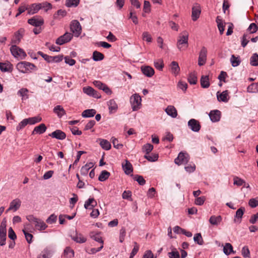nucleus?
Instances as JSON below:
<instances>
[{"instance_id": "052dcab7", "label": "nucleus", "mask_w": 258, "mask_h": 258, "mask_svg": "<svg viewBox=\"0 0 258 258\" xmlns=\"http://www.w3.org/2000/svg\"><path fill=\"white\" fill-rule=\"evenodd\" d=\"M57 216L54 214H51L47 219L46 222L48 224H52L56 222Z\"/></svg>"}, {"instance_id": "9d476101", "label": "nucleus", "mask_w": 258, "mask_h": 258, "mask_svg": "<svg viewBox=\"0 0 258 258\" xmlns=\"http://www.w3.org/2000/svg\"><path fill=\"white\" fill-rule=\"evenodd\" d=\"M28 23L36 27H38L42 25L44 23V21L42 18L39 16H34L30 19L28 21Z\"/></svg>"}, {"instance_id": "8fccbe9b", "label": "nucleus", "mask_w": 258, "mask_h": 258, "mask_svg": "<svg viewBox=\"0 0 258 258\" xmlns=\"http://www.w3.org/2000/svg\"><path fill=\"white\" fill-rule=\"evenodd\" d=\"M7 231H0V245L3 246L6 244Z\"/></svg>"}, {"instance_id": "bf43d9fd", "label": "nucleus", "mask_w": 258, "mask_h": 258, "mask_svg": "<svg viewBox=\"0 0 258 258\" xmlns=\"http://www.w3.org/2000/svg\"><path fill=\"white\" fill-rule=\"evenodd\" d=\"M245 183V181L244 180L240 178H239L238 177H235L234 178V184L236 185L237 186H241L243 183Z\"/></svg>"}, {"instance_id": "a18cd8bd", "label": "nucleus", "mask_w": 258, "mask_h": 258, "mask_svg": "<svg viewBox=\"0 0 258 258\" xmlns=\"http://www.w3.org/2000/svg\"><path fill=\"white\" fill-rule=\"evenodd\" d=\"M194 240L199 245H203L204 241L201 233H197L194 237Z\"/></svg>"}, {"instance_id": "37998d69", "label": "nucleus", "mask_w": 258, "mask_h": 258, "mask_svg": "<svg viewBox=\"0 0 258 258\" xmlns=\"http://www.w3.org/2000/svg\"><path fill=\"white\" fill-rule=\"evenodd\" d=\"M250 64L252 66H258V54L254 53L250 57Z\"/></svg>"}, {"instance_id": "a211bd4d", "label": "nucleus", "mask_w": 258, "mask_h": 258, "mask_svg": "<svg viewBox=\"0 0 258 258\" xmlns=\"http://www.w3.org/2000/svg\"><path fill=\"white\" fill-rule=\"evenodd\" d=\"M170 69L171 73L175 76H177L180 71V68L176 61H173L170 64Z\"/></svg>"}, {"instance_id": "2eb2a0df", "label": "nucleus", "mask_w": 258, "mask_h": 258, "mask_svg": "<svg viewBox=\"0 0 258 258\" xmlns=\"http://www.w3.org/2000/svg\"><path fill=\"white\" fill-rule=\"evenodd\" d=\"M83 92L88 95L93 96L95 98H100V96L98 95L97 91H96L93 88L91 87H85L83 88Z\"/></svg>"}, {"instance_id": "473e14b6", "label": "nucleus", "mask_w": 258, "mask_h": 258, "mask_svg": "<svg viewBox=\"0 0 258 258\" xmlns=\"http://www.w3.org/2000/svg\"><path fill=\"white\" fill-rule=\"evenodd\" d=\"M216 21L217 23V26L221 35L223 34L225 30V25L223 24L222 20L220 16H217Z\"/></svg>"}, {"instance_id": "69168bd1", "label": "nucleus", "mask_w": 258, "mask_h": 258, "mask_svg": "<svg viewBox=\"0 0 258 258\" xmlns=\"http://www.w3.org/2000/svg\"><path fill=\"white\" fill-rule=\"evenodd\" d=\"M23 232L25 235L26 240L29 243H30L32 241L33 235L31 234L28 233L25 229L23 230Z\"/></svg>"}, {"instance_id": "a19ab883", "label": "nucleus", "mask_w": 258, "mask_h": 258, "mask_svg": "<svg viewBox=\"0 0 258 258\" xmlns=\"http://www.w3.org/2000/svg\"><path fill=\"white\" fill-rule=\"evenodd\" d=\"M110 174L109 172L103 170L101 172L98 180L100 181H104L109 178Z\"/></svg>"}, {"instance_id": "e2e57ef3", "label": "nucleus", "mask_w": 258, "mask_h": 258, "mask_svg": "<svg viewBox=\"0 0 258 258\" xmlns=\"http://www.w3.org/2000/svg\"><path fill=\"white\" fill-rule=\"evenodd\" d=\"M258 27L254 23H251L249 25L248 30L250 31V33H254L257 31Z\"/></svg>"}, {"instance_id": "6e6d98bb", "label": "nucleus", "mask_w": 258, "mask_h": 258, "mask_svg": "<svg viewBox=\"0 0 258 258\" xmlns=\"http://www.w3.org/2000/svg\"><path fill=\"white\" fill-rule=\"evenodd\" d=\"M134 179L141 185H144L146 183V180L144 179L143 177L141 175H136L134 177Z\"/></svg>"}, {"instance_id": "b1692460", "label": "nucleus", "mask_w": 258, "mask_h": 258, "mask_svg": "<svg viewBox=\"0 0 258 258\" xmlns=\"http://www.w3.org/2000/svg\"><path fill=\"white\" fill-rule=\"evenodd\" d=\"M201 9L199 7H194L192 8V20L196 21L199 18L201 14Z\"/></svg>"}, {"instance_id": "9b49d317", "label": "nucleus", "mask_w": 258, "mask_h": 258, "mask_svg": "<svg viewBox=\"0 0 258 258\" xmlns=\"http://www.w3.org/2000/svg\"><path fill=\"white\" fill-rule=\"evenodd\" d=\"M188 125L195 132H199L201 128V125L199 122L195 119H190L188 122Z\"/></svg>"}, {"instance_id": "774afa93", "label": "nucleus", "mask_w": 258, "mask_h": 258, "mask_svg": "<svg viewBox=\"0 0 258 258\" xmlns=\"http://www.w3.org/2000/svg\"><path fill=\"white\" fill-rule=\"evenodd\" d=\"M49 252L48 250L45 249L38 256V258H49Z\"/></svg>"}, {"instance_id": "7ed1b4c3", "label": "nucleus", "mask_w": 258, "mask_h": 258, "mask_svg": "<svg viewBox=\"0 0 258 258\" xmlns=\"http://www.w3.org/2000/svg\"><path fill=\"white\" fill-rule=\"evenodd\" d=\"M141 97L138 94H134L130 97V103L133 111H137L141 106Z\"/></svg>"}, {"instance_id": "f704fd0d", "label": "nucleus", "mask_w": 258, "mask_h": 258, "mask_svg": "<svg viewBox=\"0 0 258 258\" xmlns=\"http://www.w3.org/2000/svg\"><path fill=\"white\" fill-rule=\"evenodd\" d=\"M100 146L105 150H108L111 148L110 143L106 140L99 139Z\"/></svg>"}, {"instance_id": "39448f33", "label": "nucleus", "mask_w": 258, "mask_h": 258, "mask_svg": "<svg viewBox=\"0 0 258 258\" xmlns=\"http://www.w3.org/2000/svg\"><path fill=\"white\" fill-rule=\"evenodd\" d=\"M70 29L76 37H78L81 33L82 27L79 22L77 20H73L70 25Z\"/></svg>"}, {"instance_id": "4468645a", "label": "nucleus", "mask_w": 258, "mask_h": 258, "mask_svg": "<svg viewBox=\"0 0 258 258\" xmlns=\"http://www.w3.org/2000/svg\"><path fill=\"white\" fill-rule=\"evenodd\" d=\"M209 116L212 122H217L220 119L221 112L218 110H212L209 113Z\"/></svg>"}, {"instance_id": "c03bdc74", "label": "nucleus", "mask_w": 258, "mask_h": 258, "mask_svg": "<svg viewBox=\"0 0 258 258\" xmlns=\"http://www.w3.org/2000/svg\"><path fill=\"white\" fill-rule=\"evenodd\" d=\"M28 119V123L30 124H34L36 123L39 122L41 121L42 118L40 116H35L27 118Z\"/></svg>"}, {"instance_id": "e433bc0d", "label": "nucleus", "mask_w": 258, "mask_h": 258, "mask_svg": "<svg viewBox=\"0 0 258 258\" xmlns=\"http://www.w3.org/2000/svg\"><path fill=\"white\" fill-rule=\"evenodd\" d=\"M72 238L74 241L80 243H84L86 241V238L81 234H77L75 236H72Z\"/></svg>"}, {"instance_id": "2f4dec72", "label": "nucleus", "mask_w": 258, "mask_h": 258, "mask_svg": "<svg viewBox=\"0 0 258 258\" xmlns=\"http://www.w3.org/2000/svg\"><path fill=\"white\" fill-rule=\"evenodd\" d=\"M96 113V111L94 109H86L82 113V116L83 117H91L94 116Z\"/></svg>"}, {"instance_id": "f03ea898", "label": "nucleus", "mask_w": 258, "mask_h": 258, "mask_svg": "<svg viewBox=\"0 0 258 258\" xmlns=\"http://www.w3.org/2000/svg\"><path fill=\"white\" fill-rule=\"evenodd\" d=\"M16 68L20 72L27 73L33 70L35 66L34 64L29 62L21 61L17 63Z\"/></svg>"}, {"instance_id": "0eeeda50", "label": "nucleus", "mask_w": 258, "mask_h": 258, "mask_svg": "<svg viewBox=\"0 0 258 258\" xmlns=\"http://www.w3.org/2000/svg\"><path fill=\"white\" fill-rule=\"evenodd\" d=\"M189 161L188 155L187 154L180 152L178 157L174 160L175 164L180 165L186 164Z\"/></svg>"}, {"instance_id": "bb28decb", "label": "nucleus", "mask_w": 258, "mask_h": 258, "mask_svg": "<svg viewBox=\"0 0 258 258\" xmlns=\"http://www.w3.org/2000/svg\"><path fill=\"white\" fill-rule=\"evenodd\" d=\"M221 221L222 217L220 216H212L209 219V222L213 225H219Z\"/></svg>"}, {"instance_id": "680f3d73", "label": "nucleus", "mask_w": 258, "mask_h": 258, "mask_svg": "<svg viewBox=\"0 0 258 258\" xmlns=\"http://www.w3.org/2000/svg\"><path fill=\"white\" fill-rule=\"evenodd\" d=\"M8 236L9 237L14 240L16 239L17 236L14 232V231L13 230L12 227L9 228L8 230Z\"/></svg>"}, {"instance_id": "412c9836", "label": "nucleus", "mask_w": 258, "mask_h": 258, "mask_svg": "<svg viewBox=\"0 0 258 258\" xmlns=\"http://www.w3.org/2000/svg\"><path fill=\"white\" fill-rule=\"evenodd\" d=\"M110 113H113L116 111L118 106L114 99L110 100L107 102Z\"/></svg>"}, {"instance_id": "79ce46f5", "label": "nucleus", "mask_w": 258, "mask_h": 258, "mask_svg": "<svg viewBox=\"0 0 258 258\" xmlns=\"http://www.w3.org/2000/svg\"><path fill=\"white\" fill-rule=\"evenodd\" d=\"M91 237L96 241H97L103 245V241L102 240V237L100 236L99 233H91Z\"/></svg>"}, {"instance_id": "c756f323", "label": "nucleus", "mask_w": 258, "mask_h": 258, "mask_svg": "<svg viewBox=\"0 0 258 258\" xmlns=\"http://www.w3.org/2000/svg\"><path fill=\"white\" fill-rule=\"evenodd\" d=\"M41 5L40 4L32 5L31 7L28 10V13L31 15L34 14L38 12L39 10L41 9Z\"/></svg>"}, {"instance_id": "ea45409f", "label": "nucleus", "mask_w": 258, "mask_h": 258, "mask_svg": "<svg viewBox=\"0 0 258 258\" xmlns=\"http://www.w3.org/2000/svg\"><path fill=\"white\" fill-rule=\"evenodd\" d=\"M0 70L3 72H9L12 70V65L10 63L0 62Z\"/></svg>"}, {"instance_id": "72a5a7b5", "label": "nucleus", "mask_w": 258, "mask_h": 258, "mask_svg": "<svg viewBox=\"0 0 258 258\" xmlns=\"http://www.w3.org/2000/svg\"><path fill=\"white\" fill-rule=\"evenodd\" d=\"M29 91L27 88H22L18 92V95L22 97V100H26L29 98Z\"/></svg>"}, {"instance_id": "f257e3e1", "label": "nucleus", "mask_w": 258, "mask_h": 258, "mask_svg": "<svg viewBox=\"0 0 258 258\" xmlns=\"http://www.w3.org/2000/svg\"><path fill=\"white\" fill-rule=\"evenodd\" d=\"M188 33L184 31L180 33L177 42V47L180 50H184L188 46Z\"/></svg>"}, {"instance_id": "4c0bfd02", "label": "nucleus", "mask_w": 258, "mask_h": 258, "mask_svg": "<svg viewBox=\"0 0 258 258\" xmlns=\"http://www.w3.org/2000/svg\"><path fill=\"white\" fill-rule=\"evenodd\" d=\"M230 62L233 67H236L239 65L240 60L239 56H235L234 55H232L230 58Z\"/></svg>"}, {"instance_id": "13d9d810", "label": "nucleus", "mask_w": 258, "mask_h": 258, "mask_svg": "<svg viewBox=\"0 0 258 258\" xmlns=\"http://www.w3.org/2000/svg\"><path fill=\"white\" fill-rule=\"evenodd\" d=\"M168 255L169 258H180L179 253L175 249L174 250L168 252Z\"/></svg>"}, {"instance_id": "4d7b16f0", "label": "nucleus", "mask_w": 258, "mask_h": 258, "mask_svg": "<svg viewBox=\"0 0 258 258\" xmlns=\"http://www.w3.org/2000/svg\"><path fill=\"white\" fill-rule=\"evenodd\" d=\"M153 146L151 144H146L143 146V150L146 152V154L149 153L153 150Z\"/></svg>"}, {"instance_id": "5fc2aeb1", "label": "nucleus", "mask_w": 258, "mask_h": 258, "mask_svg": "<svg viewBox=\"0 0 258 258\" xmlns=\"http://www.w3.org/2000/svg\"><path fill=\"white\" fill-rule=\"evenodd\" d=\"M28 124V119L27 118L23 119L21 121L17 126V130L20 131L22 128H24Z\"/></svg>"}, {"instance_id": "c9c22d12", "label": "nucleus", "mask_w": 258, "mask_h": 258, "mask_svg": "<svg viewBox=\"0 0 258 258\" xmlns=\"http://www.w3.org/2000/svg\"><path fill=\"white\" fill-rule=\"evenodd\" d=\"M223 252L226 255H229L232 252L234 253L232 245L229 243H226L224 246Z\"/></svg>"}, {"instance_id": "864d4df0", "label": "nucleus", "mask_w": 258, "mask_h": 258, "mask_svg": "<svg viewBox=\"0 0 258 258\" xmlns=\"http://www.w3.org/2000/svg\"><path fill=\"white\" fill-rule=\"evenodd\" d=\"M145 158L147 159L148 161L151 162H154L157 160L158 156L156 154H154L152 155H149L148 154H146L144 156Z\"/></svg>"}, {"instance_id": "58836bf2", "label": "nucleus", "mask_w": 258, "mask_h": 258, "mask_svg": "<svg viewBox=\"0 0 258 258\" xmlns=\"http://www.w3.org/2000/svg\"><path fill=\"white\" fill-rule=\"evenodd\" d=\"M104 57V55L97 51H95L93 53V59L94 61H100L103 59Z\"/></svg>"}, {"instance_id": "f3484780", "label": "nucleus", "mask_w": 258, "mask_h": 258, "mask_svg": "<svg viewBox=\"0 0 258 258\" xmlns=\"http://www.w3.org/2000/svg\"><path fill=\"white\" fill-rule=\"evenodd\" d=\"M141 71L145 76L148 77H151L154 74V69L149 66L142 67Z\"/></svg>"}, {"instance_id": "cd10ccee", "label": "nucleus", "mask_w": 258, "mask_h": 258, "mask_svg": "<svg viewBox=\"0 0 258 258\" xmlns=\"http://www.w3.org/2000/svg\"><path fill=\"white\" fill-rule=\"evenodd\" d=\"M217 99L219 101L227 102L229 100L228 91L225 90L223 91L220 94L217 95Z\"/></svg>"}, {"instance_id": "3c124183", "label": "nucleus", "mask_w": 258, "mask_h": 258, "mask_svg": "<svg viewBox=\"0 0 258 258\" xmlns=\"http://www.w3.org/2000/svg\"><path fill=\"white\" fill-rule=\"evenodd\" d=\"M241 254L244 257H249L250 251L247 246H244L241 250Z\"/></svg>"}, {"instance_id": "7c9ffc66", "label": "nucleus", "mask_w": 258, "mask_h": 258, "mask_svg": "<svg viewBox=\"0 0 258 258\" xmlns=\"http://www.w3.org/2000/svg\"><path fill=\"white\" fill-rule=\"evenodd\" d=\"M34 226L35 228L40 231L45 230L47 227V225L41 219H39L36 223H35Z\"/></svg>"}, {"instance_id": "393cba45", "label": "nucleus", "mask_w": 258, "mask_h": 258, "mask_svg": "<svg viewBox=\"0 0 258 258\" xmlns=\"http://www.w3.org/2000/svg\"><path fill=\"white\" fill-rule=\"evenodd\" d=\"M94 164L92 162L88 163L86 165L83 166L81 168L80 170V173L81 175L84 176L88 174L89 169L92 168Z\"/></svg>"}, {"instance_id": "ddd939ff", "label": "nucleus", "mask_w": 258, "mask_h": 258, "mask_svg": "<svg viewBox=\"0 0 258 258\" xmlns=\"http://www.w3.org/2000/svg\"><path fill=\"white\" fill-rule=\"evenodd\" d=\"M21 204V201L19 199H16L13 200L10 205V207L7 210V212L13 210L14 211H16L20 207Z\"/></svg>"}, {"instance_id": "f8f14e48", "label": "nucleus", "mask_w": 258, "mask_h": 258, "mask_svg": "<svg viewBox=\"0 0 258 258\" xmlns=\"http://www.w3.org/2000/svg\"><path fill=\"white\" fill-rule=\"evenodd\" d=\"M49 136L52 138H55L60 140H63L66 138V135L65 133L60 130H56V131L49 134Z\"/></svg>"}, {"instance_id": "de8ad7c7", "label": "nucleus", "mask_w": 258, "mask_h": 258, "mask_svg": "<svg viewBox=\"0 0 258 258\" xmlns=\"http://www.w3.org/2000/svg\"><path fill=\"white\" fill-rule=\"evenodd\" d=\"M248 205L252 208L258 206V197L255 198L250 199L249 201Z\"/></svg>"}, {"instance_id": "a878e982", "label": "nucleus", "mask_w": 258, "mask_h": 258, "mask_svg": "<svg viewBox=\"0 0 258 258\" xmlns=\"http://www.w3.org/2000/svg\"><path fill=\"white\" fill-rule=\"evenodd\" d=\"M122 166L125 174L128 175L133 172L132 165L128 161L125 160V163L122 164Z\"/></svg>"}, {"instance_id": "603ef678", "label": "nucleus", "mask_w": 258, "mask_h": 258, "mask_svg": "<svg viewBox=\"0 0 258 258\" xmlns=\"http://www.w3.org/2000/svg\"><path fill=\"white\" fill-rule=\"evenodd\" d=\"M142 38L148 42H151L152 40L151 35L148 32H144L143 33Z\"/></svg>"}, {"instance_id": "6ab92c4d", "label": "nucleus", "mask_w": 258, "mask_h": 258, "mask_svg": "<svg viewBox=\"0 0 258 258\" xmlns=\"http://www.w3.org/2000/svg\"><path fill=\"white\" fill-rule=\"evenodd\" d=\"M245 211V208L244 207H241L238 209L236 212L235 216V219L234 221L235 222H237L240 223L241 221V218L243 215V214Z\"/></svg>"}, {"instance_id": "4be33fe9", "label": "nucleus", "mask_w": 258, "mask_h": 258, "mask_svg": "<svg viewBox=\"0 0 258 258\" xmlns=\"http://www.w3.org/2000/svg\"><path fill=\"white\" fill-rule=\"evenodd\" d=\"M47 129L46 125L44 123H41L39 125L35 127L34 130L33 131L32 134L33 135L35 133L42 134L44 133Z\"/></svg>"}, {"instance_id": "1a4fd4ad", "label": "nucleus", "mask_w": 258, "mask_h": 258, "mask_svg": "<svg viewBox=\"0 0 258 258\" xmlns=\"http://www.w3.org/2000/svg\"><path fill=\"white\" fill-rule=\"evenodd\" d=\"M207 48L205 46H203L200 51L198 59V64L200 66H203L206 63L207 59Z\"/></svg>"}, {"instance_id": "49530a36", "label": "nucleus", "mask_w": 258, "mask_h": 258, "mask_svg": "<svg viewBox=\"0 0 258 258\" xmlns=\"http://www.w3.org/2000/svg\"><path fill=\"white\" fill-rule=\"evenodd\" d=\"M80 0H67L66 5L68 7H77L79 4Z\"/></svg>"}, {"instance_id": "c85d7f7f", "label": "nucleus", "mask_w": 258, "mask_h": 258, "mask_svg": "<svg viewBox=\"0 0 258 258\" xmlns=\"http://www.w3.org/2000/svg\"><path fill=\"white\" fill-rule=\"evenodd\" d=\"M53 112L57 114L58 117H61L66 114V111L61 105H57L53 109Z\"/></svg>"}, {"instance_id": "5701e85b", "label": "nucleus", "mask_w": 258, "mask_h": 258, "mask_svg": "<svg viewBox=\"0 0 258 258\" xmlns=\"http://www.w3.org/2000/svg\"><path fill=\"white\" fill-rule=\"evenodd\" d=\"M200 82L202 88H209L210 85L209 76H202L200 80Z\"/></svg>"}, {"instance_id": "aec40b11", "label": "nucleus", "mask_w": 258, "mask_h": 258, "mask_svg": "<svg viewBox=\"0 0 258 258\" xmlns=\"http://www.w3.org/2000/svg\"><path fill=\"white\" fill-rule=\"evenodd\" d=\"M166 113L173 118H175L177 115V112L176 108L172 105L168 106L165 109Z\"/></svg>"}, {"instance_id": "dca6fc26", "label": "nucleus", "mask_w": 258, "mask_h": 258, "mask_svg": "<svg viewBox=\"0 0 258 258\" xmlns=\"http://www.w3.org/2000/svg\"><path fill=\"white\" fill-rule=\"evenodd\" d=\"M97 205V202L94 198H89L85 202L84 207L86 209H93Z\"/></svg>"}, {"instance_id": "09e8293b", "label": "nucleus", "mask_w": 258, "mask_h": 258, "mask_svg": "<svg viewBox=\"0 0 258 258\" xmlns=\"http://www.w3.org/2000/svg\"><path fill=\"white\" fill-rule=\"evenodd\" d=\"M188 81L190 84L195 85L197 82V77L194 73H190L188 78Z\"/></svg>"}, {"instance_id": "423d86ee", "label": "nucleus", "mask_w": 258, "mask_h": 258, "mask_svg": "<svg viewBox=\"0 0 258 258\" xmlns=\"http://www.w3.org/2000/svg\"><path fill=\"white\" fill-rule=\"evenodd\" d=\"M73 38V34L71 33L66 32L63 35L59 37L56 40L55 43L58 45H62L71 41Z\"/></svg>"}, {"instance_id": "0e129e2a", "label": "nucleus", "mask_w": 258, "mask_h": 258, "mask_svg": "<svg viewBox=\"0 0 258 258\" xmlns=\"http://www.w3.org/2000/svg\"><path fill=\"white\" fill-rule=\"evenodd\" d=\"M154 66L157 69L159 70V71L162 70L163 68L164 67L163 61L162 60H159L158 61L155 62Z\"/></svg>"}, {"instance_id": "6e6552de", "label": "nucleus", "mask_w": 258, "mask_h": 258, "mask_svg": "<svg viewBox=\"0 0 258 258\" xmlns=\"http://www.w3.org/2000/svg\"><path fill=\"white\" fill-rule=\"evenodd\" d=\"M24 32L25 30L23 28H21L17 31L12 39L11 43L14 44V45L18 44L20 42L21 39L23 36Z\"/></svg>"}, {"instance_id": "338daca9", "label": "nucleus", "mask_w": 258, "mask_h": 258, "mask_svg": "<svg viewBox=\"0 0 258 258\" xmlns=\"http://www.w3.org/2000/svg\"><path fill=\"white\" fill-rule=\"evenodd\" d=\"M143 258H156L154 257V254L150 250H148L145 252Z\"/></svg>"}, {"instance_id": "20e7f679", "label": "nucleus", "mask_w": 258, "mask_h": 258, "mask_svg": "<svg viewBox=\"0 0 258 258\" xmlns=\"http://www.w3.org/2000/svg\"><path fill=\"white\" fill-rule=\"evenodd\" d=\"M10 50L12 54L15 57H20L22 59H23L26 56L25 52L16 45H13L10 48Z\"/></svg>"}]
</instances>
